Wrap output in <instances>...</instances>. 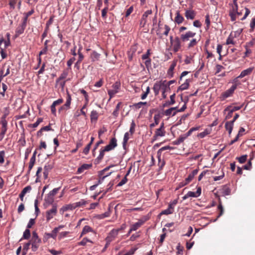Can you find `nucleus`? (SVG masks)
<instances>
[{
	"mask_svg": "<svg viewBox=\"0 0 255 255\" xmlns=\"http://www.w3.org/2000/svg\"><path fill=\"white\" fill-rule=\"evenodd\" d=\"M24 29L22 28L20 25H19L16 30H15V36L16 37H18L19 35L21 34L24 32Z\"/></svg>",
	"mask_w": 255,
	"mask_h": 255,
	"instance_id": "obj_41",
	"label": "nucleus"
},
{
	"mask_svg": "<svg viewBox=\"0 0 255 255\" xmlns=\"http://www.w3.org/2000/svg\"><path fill=\"white\" fill-rule=\"evenodd\" d=\"M205 24H206L205 28L206 30H208L209 28L210 25V19L209 14H207L205 16Z\"/></svg>",
	"mask_w": 255,
	"mask_h": 255,
	"instance_id": "obj_49",
	"label": "nucleus"
},
{
	"mask_svg": "<svg viewBox=\"0 0 255 255\" xmlns=\"http://www.w3.org/2000/svg\"><path fill=\"white\" fill-rule=\"evenodd\" d=\"M193 60V56H187L184 60V62L186 64H189L191 63Z\"/></svg>",
	"mask_w": 255,
	"mask_h": 255,
	"instance_id": "obj_64",
	"label": "nucleus"
},
{
	"mask_svg": "<svg viewBox=\"0 0 255 255\" xmlns=\"http://www.w3.org/2000/svg\"><path fill=\"white\" fill-rule=\"evenodd\" d=\"M189 197H197L195 193L192 191H188L183 197L182 199L185 200Z\"/></svg>",
	"mask_w": 255,
	"mask_h": 255,
	"instance_id": "obj_31",
	"label": "nucleus"
},
{
	"mask_svg": "<svg viewBox=\"0 0 255 255\" xmlns=\"http://www.w3.org/2000/svg\"><path fill=\"white\" fill-rule=\"evenodd\" d=\"M121 103H118L116 105V108L113 113V115L115 117H117L119 115V111L121 107Z\"/></svg>",
	"mask_w": 255,
	"mask_h": 255,
	"instance_id": "obj_43",
	"label": "nucleus"
},
{
	"mask_svg": "<svg viewBox=\"0 0 255 255\" xmlns=\"http://www.w3.org/2000/svg\"><path fill=\"white\" fill-rule=\"evenodd\" d=\"M87 204V201L84 199H81L80 201L74 203L75 208L84 206Z\"/></svg>",
	"mask_w": 255,
	"mask_h": 255,
	"instance_id": "obj_39",
	"label": "nucleus"
},
{
	"mask_svg": "<svg viewBox=\"0 0 255 255\" xmlns=\"http://www.w3.org/2000/svg\"><path fill=\"white\" fill-rule=\"evenodd\" d=\"M50 42L49 40H46L44 42V47L39 52L38 57L37 58V60H38V65L36 68H34V69H37L41 63V56L43 54H46L48 50V43Z\"/></svg>",
	"mask_w": 255,
	"mask_h": 255,
	"instance_id": "obj_1",
	"label": "nucleus"
},
{
	"mask_svg": "<svg viewBox=\"0 0 255 255\" xmlns=\"http://www.w3.org/2000/svg\"><path fill=\"white\" fill-rule=\"evenodd\" d=\"M30 242L31 245V249L33 252H35L38 249L41 242V240H30Z\"/></svg>",
	"mask_w": 255,
	"mask_h": 255,
	"instance_id": "obj_12",
	"label": "nucleus"
},
{
	"mask_svg": "<svg viewBox=\"0 0 255 255\" xmlns=\"http://www.w3.org/2000/svg\"><path fill=\"white\" fill-rule=\"evenodd\" d=\"M106 151H104V148H101L100 149V154L95 160V162L96 163L98 164V163H100V162L103 158L104 155H105V152Z\"/></svg>",
	"mask_w": 255,
	"mask_h": 255,
	"instance_id": "obj_23",
	"label": "nucleus"
},
{
	"mask_svg": "<svg viewBox=\"0 0 255 255\" xmlns=\"http://www.w3.org/2000/svg\"><path fill=\"white\" fill-rule=\"evenodd\" d=\"M186 104L185 103L180 109L177 110V109L175 111L173 112L172 116H175L177 112H183L186 109Z\"/></svg>",
	"mask_w": 255,
	"mask_h": 255,
	"instance_id": "obj_53",
	"label": "nucleus"
},
{
	"mask_svg": "<svg viewBox=\"0 0 255 255\" xmlns=\"http://www.w3.org/2000/svg\"><path fill=\"white\" fill-rule=\"evenodd\" d=\"M100 54L95 51H94L91 56L92 61H95L98 60L100 57Z\"/></svg>",
	"mask_w": 255,
	"mask_h": 255,
	"instance_id": "obj_33",
	"label": "nucleus"
},
{
	"mask_svg": "<svg viewBox=\"0 0 255 255\" xmlns=\"http://www.w3.org/2000/svg\"><path fill=\"white\" fill-rule=\"evenodd\" d=\"M63 102V99L62 98H60L53 102L52 104L51 105V107H50L51 113L53 115H54V116H56V110L55 107H56L57 105L62 103Z\"/></svg>",
	"mask_w": 255,
	"mask_h": 255,
	"instance_id": "obj_11",
	"label": "nucleus"
},
{
	"mask_svg": "<svg viewBox=\"0 0 255 255\" xmlns=\"http://www.w3.org/2000/svg\"><path fill=\"white\" fill-rule=\"evenodd\" d=\"M197 40L196 38H192V39L190 41L189 44H188V48H190L195 46L197 44Z\"/></svg>",
	"mask_w": 255,
	"mask_h": 255,
	"instance_id": "obj_45",
	"label": "nucleus"
},
{
	"mask_svg": "<svg viewBox=\"0 0 255 255\" xmlns=\"http://www.w3.org/2000/svg\"><path fill=\"white\" fill-rule=\"evenodd\" d=\"M161 89L162 90V93H165L167 89L169 88V86L168 84H167V82L166 80H161Z\"/></svg>",
	"mask_w": 255,
	"mask_h": 255,
	"instance_id": "obj_32",
	"label": "nucleus"
},
{
	"mask_svg": "<svg viewBox=\"0 0 255 255\" xmlns=\"http://www.w3.org/2000/svg\"><path fill=\"white\" fill-rule=\"evenodd\" d=\"M6 67V64H4L0 70V81L1 82L3 78L5 76L4 74V69Z\"/></svg>",
	"mask_w": 255,
	"mask_h": 255,
	"instance_id": "obj_56",
	"label": "nucleus"
},
{
	"mask_svg": "<svg viewBox=\"0 0 255 255\" xmlns=\"http://www.w3.org/2000/svg\"><path fill=\"white\" fill-rule=\"evenodd\" d=\"M43 121L41 118H38L37 121L32 125V127L34 128H36Z\"/></svg>",
	"mask_w": 255,
	"mask_h": 255,
	"instance_id": "obj_63",
	"label": "nucleus"
},
{
	"mask_svg": "<svg viewBox=\"0 0 255 255\" xmlns=\"http://www.w3.org/2000/svg\"><path fill=\"white\" fill-rule=\"evenodd\" d=\"M109 9V7L105 6V7L102 10V16L104 19H106L107 13Z\"/></svg>",
	"mask_w": 255,
	"mask_h": 255,
	"instance_id": "obj_60",
	"label": "nucleus"
},
{
	"mask_svg": "<svg viewBox=\"0 0 255 255\" xmlns=\"http://www.w3.org/2000/svg\"><path fill=\"white\" fill-rule=\"evenodd\" d=\"M211 132V129L210 128H206L203 132L199 133L198 134V137L200 138H204L206 135L209 134Z\"/></svg>",
	"mask_w": 255,
	"mask_h": 255,
	"instance_id": "obj_26",
	"label": "nucleus"
},
{
	"mask_svg": "<svg viewBox=\"0 0 255 255\" xmlns=\"http://www.w3.org/2000/svg\"><path fill=\"white\" fill-rule=\"evenodd\" d=\"M218 209L219 210H220V213L217 218H219L220 216H221L223 215V214L224 213V209H223V207L222 206L221 202L219 203V204L218 206Z\"/></svg>",
	"mask_w": 255,
	"mask_h": 255,
	"instance_id": "obj_59",
	"label": "nucleus"
},
{
	"mask_svg": "<svg viewBox=\"0 0 255 255\" xmlns=\"http://www.w3.org/2000/svg\"><path fill=\"white\" fill-rule=\"evenodd\" d=\"M0 124L1 127L7 128V121L5 118H0Z\"/></svg>",
	"mask_w": 255,
	"mask_h": 255,
	"instance_id": "obj_62",
	"label": "nucleus"
},
{
	"mask_svg": "<svg viewBox=\"0 0 255 255\" xmlns=\"http://www.w3.org/2000/svg\"><path fill=\"white\" fill-rule=\"evenodd\" d=\"M80 93L84 95V97H85V101H87V103H88L89 102V96H88L87 92L84 89H81V90H80Z\"/></svg>",
	"mask_w": 255,
	"mask_h": 255,
	"instance_id": "obj_58",
	"label": "nucleus"
},
{
	"mask_svg": "<svg viewBox=\"0 0 255 255\" xmlns=\"http://www.w3.org/2000/svg\"><path fill=\"white\" fill-rule=\"evenodd\" d=\"M110 146H112L113 148H115L117 146V140L115 137L112 138L109 143Z\"/></svg>",
	"mask_w": 255,
	"mask_h": 255,
	"instance_id": "obj_44",
	"label": "nucleus"
},
{
	"mask_svg": "<svg viewBox=\"0 0 255 255\" xmlns=\"http://www.w3.org/2000/svg\"><path fill=\"white\" fill-rule=\"evenodd\" d=\"M128 181L127 177L126 176L118 184L117 186L121 187L125 184Z\"/></svg>",
	"mask_w": 255,
	"mask_h": 255,
	"instance_id": "obj_61",
	"label": "nucleus"
},
{
	"mask_svg": "<svg viewBox=\"0 0 255 255\" xmlns=\"http://www.w3.org/2000/svg\"><path fill=\"white\" fill-rule=\"evenodd\" d=\"M71 97L69 92H67V95L66 97V101L65 104H64L65 107H67V109H69L70 108V105L71 103Z\"/></svg>",
	"mask_w": 255,
	"mask_h": 255,
	"instance_id": "obj_29",
	"label": "nucleus"
},
{
	"mask_svg": "<svg viewBox=\"0 0 255 255\" xmlns=\"http://www.w3.org/2000/svg\"><path fill=\"white\" fill-rule=\"evenodd\" d=\"M57 233L56 232V230L53 229L51 233H45L44 234L43 237V241L44 242H46L49 238H52L53 239H56L57 237Z\"/></svg>",
	"mask_w": 255,
	"mask_h": 255,
	"instance_id": "obj_10",
	"label": "nucleus"
},
{
	"mask_svg": "<svg viewBox=\"0 0 255 255\" xmlns=\"http://www.w3.org/2000/svg\"><path fill=\"white\" fill-rule=\"evenodd\" d=\"M92 231V229L89 226H85L83 229L81 235L80 237H82L83 235L86 234L89 232Z\"/></svg>",
	"mask_w": 255,
	"mask_h": 255,
	"instance_id": "obj_35",
	"label": "nucleus"
},
{
	"mask_svg": "<svg viewBox=\"0 0 255 255\" xmlns=\"http://www.w3.org/2000/svg\"><path fill=\"white\" fill-rule=\"evenodd\" d=\"M195 35V32L191 31H188L180 35V39L182 42H186L189 40L190 38H193Z\"/></svg>",
	"mask_w": 255,
	"mask_h": 255,
	"instance_id": "obj_6",
	"label": "nucleus"
},
{
	"mask_svg": "<svg viewBox=\"0 0 255 255\" xmlns=\"http://www.w3.org/2000/svg\"><path fill=\"white\" fill-rule=\"evenodd\" d=\"M161 86V81L156 82L155 83H154L153 90L155 96H157L159 94Z\"/></svg>",
	"mask_w": 255,
	"mask_h": 255,
	"instance_id": "obj_16",
	"label": "nucleus"
},
{
	"mask_svg": "<svg viewBox=\"0 0 255 255\" xmlns=\"http://www.w3.org/2000/svg\"><path fill=\"white\" fill-rule=\"evenodd\" d=\"M247 158V155H243L239 157H237V159L239 161V162L240 163H244L246 162Z\"/></svg>",
	"mask_w": 255,
	"mask_h": 255,
	"instance_id": "obj_55",
	"label": "nucleus"
},
{
	"mask_svg": "<svg viewBox=\"0 0 255 255\" xmlns=\"http://www.w3.org/2000/svg\"><path fill=\"white\" fill-rule=\"evenodd\" d=\"M129 132H127L125 133L124 138H123V147L124 149H126V145L127 144V142L129 139Z\"/></svg>",
	"mask_w": 255,
	"mask_h": 255,
	"instance_id": "obj_28",
	"label": "nucleus"
},
{
	"mask_svg": "<svg viewBox=\"0 0 255 255\" xmlns=\"http://www.w3.org/2000/svg\"><path fill=\"white\" fill-rule=\"evenodd\" d=\"M158 156V166H159V169L161 170L163 168V167L165 165V161L164 160H161L160 158V155L157 154Z\"/></svg>",
	"mask_w": 255,
	"mask_h": 255,
	"instance_id": "obj_40",
	"label": "nucleus"
},
{
	"mask_svg": "<svg viewBox=\"0 0 255 255\" xmlns=\"http://www.w3.org/2000/svg\"><path fill=\"white\" fill-rule=\"evenodd\" d=\"M174 149V147L170 146H168V145L163 146V147H161V148H160L158 150L157 154L160 155L161 154V152L163 151V150H167V149L171 150V149Z\"/></svg>",
	"mask_w": 255,
	"mask_h": 255,
	"instance_id": "obj_47",
	"label": "nucleus"
},
{
	"mask_svg": "<svg viewBox=\"0 0 255 255\" xmlns=\"http://www.w3.org/2000/svg\"><path fill=\"white\" fill-rule=\"evenodd\" d=\"M181 39L177 36L174 39V41L171 43L173 46V50L175 52L179 51L181 48Z\"/></svg>",
	"mask_w": 255,
	"mask_h": 255,
	"instance_id": "obj_8",
	"label": "nucleus"
},
{
	"mask_svg": "<svg viewBox=\"0 0 255 255\" xmlns=\"http://www.w3.org/2000/svg\"><path fill=\"white\" fill-rule=\"evenodd\" d=\"M121 87V83L119 82H115L112 86V89L109 90L108 92L110 98H112L116 94L118 93Z\"/></svg>",
	"mask_w": 255,
	"mask_h": 255,
	"instance_id": "obj_5",
	"label": "nucleus"
},
{
	"mask_svg": "<svg viewBox=\"0 0 255 255\" xmlns=\"http://www.w3.org/2000/svg\"><path fill=\"white\" fill-rule=\"evenodd\" d=\"M3 115L1 118L6 119L9 114V107H4L3 109Z\"/></svg>",
	"mask_w": 255,
	"mask_h": 255,
	"instance_id": "obj_38",
	"label": "nucleus"
},
{
	"mask_svg": "<svg viewBox=\"0 0 255 255\" xmlns=\"http://www.w3.org/2000/svg\"><path fill=\"white\" fill-rule=\"evenodd\" d=\"M87 242L92 243V241L86 238H84L83 240L78 243L79 246H85Z\"/></svg>",
	"mask_w": 255,
	"mask_h": 255,
	"instance_id": "obj_52",
	"label": "nucleus"
},
{
	"mask_svg": "<svg viewBox=\"0 0 255 255\" xmlns=\"http://www.w3.org/2000/svg\"><path fill=\"white\" fill-rule=\"evenodd\" d=\"M176 65V62H173V63L171 64L169 69L167 71V75L170 78H172L173 76V70Z\"/></svg>",
	"mask_w": 255,
	"mask_h": 255,
	"instance_id": "obj_22",
	"label": "nucleus"
},
{
	"mask_svg": "<svg viewBox=\"0 0 255 255\" xmlns=\"http://www.w3.org/2000/svg\"><path fill=\"white\" fill-rule=\"evenodd\" d=\"M143 223L141 220L138 221L137 222L132 225L130 227V231H135L137 230Z\"/></svg>",
	"mask_w": 255,
	"mask_h": 255,
	"instance_id": "obj_25",
	"label": "nucleus"
},
{
	"mask_svg": "<svg viewBox=\"0 0 255 255\" xmlns=\"http://www.w3.org/2000/svg\"><path fill=\"white\" fill-rule=\"evenodd\" d=\"M92 166V164H83L79 167L77 171V174H80L86 170H88Z\"/></svg>",
	"mask_w": 255,
	"mask_h": 255,
	"instance_id": "obj_17",
	"label": "nucleus"
},
{
	"mask_svg": "<svg viewBox=\"0 0 255 255\" xmlns=\"http://www.w3.org/2000/svg\"><path fill=\"white\" fill-rule=\"evenodd\" d=\"M30 237V230L28 229H26L23 234V238L24 239H28Z\"/></svg>",
	"mask_w": 255,
	"mask_h": 255,
	"instance_id": "obj_50",
	"label": "nucleus"
},
{
	"mask_svg": "<svg viewBox=\"0 0 255 255\" xmlns=\"http://www.w3.org/2000/svg\"><path fill=\"white\" fill-rule=\"evenodd\" d=\"M57 213V206L56 204L52 205V207L51 209L47 210L46 212V218L47 221H49L52 219Z\"/></svg>",
	"mask_w": 255,
	"mask_h": 255,
	"instance_id": "obj_2",
	"label": "nucleus"
},
{
	"mask_svg": "<svg viewBox=\"0 0 255 255\" xmlns=\"http://www.w3.org/2000/svg\"><path fill=\"white\" fill-rule=\"evenodd\" d=\"M184 20V17L180 14L179 11H177L176 12V16L174 19V21L178 24L182 23Z\"/></svg>",
	"mask_w": 255,
	"mask_h": 255,
	"instance_id": "obj_19",
	"label": "nucleus"
},
{
	"mask_svg": "<svg viewBox=\"0 0 255 255\" xmlns=\"http://www.w3.org/2000/svg\"><path fill=\"white\" fill-rule=\"evenodd\" d=\"M44 202L45 203H44V206L45 208H47L50 205L53 204V203L54 202V198L50 196L49 194H47V195L45 197Z\"/></svg>",
	"mask_w": 255,
	"mask_h": 255,
	"instance_id": "obj_15",
	"label": "nucleus"
},
{
	"mask_svg": "<svg viewBox=\"0 0 255 255\" xmlns=\"http://www.w3.org/2000/svg\"><path fill=\"white\" fill-rule=\"evenodd\" d=\"M237 88V86L236 85H233L231 86V87L226 91L225 92L223 93L221 96L220 99L221 101L225 100L226 98L231 96V95L233 94L234 91Z\"/></svg>",
	"mask_w": 255,
	"mask_h": 255,
	"instance_id": "obj_4",
	"label": "nucleus"
},
{
	"mask_svg": "<svg viewBox=\"0 0 255 255\" xmlns=\"http://www.w3.org/2000/svg\"><path fill=\"white\" fill-rule=\"evenodd\" d=\"M118 235V231L115 229L112 230L108 234L107 237L105 239L106 242L111 243L113 241Z\"/></svg>",
	"mask_w": 255,
	"mask_h": 255,
	"instance_id": "obj_7",
	"label": "nucleus"
},
{
	"mask_svg": "<svg viewBox=\"0 0 255 255\" xmlns=\"http://www.w3.org/2000/svg\"><path fill=\"white\" fill-rule=\"evenodd\" d=\"M250 26L251 28L250 31L252 32L254 31L255 27V17L253 18L250 22Z\"/></svg>",
	"mask_w": 255,
	"mask_h": 255,
	"instance_id": "obj_57",
	"label": "nucleus"
},
{
	"mask_svg": "<svg viewBox=\"0 0 255 255\" xmlns=\"http://www.w3.org/2000/svg\"><path fill=\"white\" fill-rule=\"evenodd\" d=\"M75 209L74 203L73 204H70L66 205L64 206H63L61 209L60 211L62 212L63 213L64 212H66L68 210H73Z\"/></svg>",
	"mask_w": 255,
	"mask_h": 255,
	"instance_id": "obj_20",
	"label": "nucleus"
},
{
	"mask_svg": "<svg viewBox=\"0 0 255 255\" xmlns=\"http://www.w3.org/2000/svg\"><path fill=\"white\" fill-rule=\"evenodd\" d=\"M253 69L254 67H250L246 70L242 71L240 75L238 77H237L236 79L242 78L246 76L250 75L252 72Z\"/></svg>",
	"mask_w": 255,
	"mask_h": 255,
	"instance_id": "obj_14",
	"label": "nucleus"
},
{
	"mask_svg": "<svg viewBox=\"0 0 255 255\" xmlns=\"http://www.w3.org/2000/svg\"><path fill=\"white\" fill-rule=\"evenodd\" d=\"M60 187L55 188L53 189L52 190L49 192L48 194L50 196L53 197L54 198V196L57 193L58 191L59 190Z\"/></svg>",
	"mask_w": 255,
	"mask_h": 255,
	"instance_id": "obj_54",
	"label": "nucleus"
},
{
	"mask_svg": "<svg viewBox=\"0 0 255 255\" xmlns=\"http://www.w3.org/2000/svg\"><path fill=\"white\" fill-rule=\"evenodd\" d=\"M91 120L93 121H97L98 118V114L95 110H93L91 113L90 115Z\"/></svg>",
	"mask_w": 255,
	"mask_h": 255,
	"instance_id": "obj_34",
	"label": "nucleus"
},
{
	"mask_svg": "<svg viewBox=\"0 0 255 255\" xmlns=\"http://www.w3.org/2000/svg\"><path fill=\"white\" fill-rule=\"evenodd\" d=\"M135 124L134 120H132L130 124L129 132L131 134H132L135 131Z\"/></svg>",
	"mask_w": 255,
	"mask_h": 255,
	"instance_id": "obj_48",
	"label": "nucleus"
},
{
	"mask_svg": "<svg viewBox=\"0 0 255 255\" xmlns=\"http://www.w3.org/2000/svg\"><path fill=\"white\" fill-rule=\"evenodd\" d=\"M165 135V131L164 130V123H162L160 125V128H157L155 134L153 136L152 142L157 140L158 137H163Z\"/></svg>",
	"mask_w": 255,
	"mask_h": 255,
	"instance_id": "obj_3",
	"label": "nucleus"
},
{
	"mask_svg": "<svg viewBox=\"0 0 255 255\" xmlns=\"http://www.w3.org/2000/svg\"><path fill=\"white\" fill-rule=\"evenodd\" d=\"M152 12V10L151 9L147 10L144 12V13L142 15V17L141 18L140 22V26L141 27H143L145 25L146 23L147 17L149 14H151Z\"/></svg>",
	"mask_w": 255,
	"mask_h": 255,
	"instance_id": "obj_9",
	"label": "nucleus"
},
{
	"mask_svg": "<svg viewBox=\"0 0 255 255\" xmlns=\"http://www.w3.org/2000/svg\"><path fill=\"white\" fill-rule=\"evenodd\" d=\"M189 82H190V80L189 79H186L185 82L183 83L182 84H181L179 87V88H178V90L177 91H183V90H186L189 87Z\"/></svg>",
	"mask_w": 255,
	"mask_h": 255,
	"instance_id": "obj_24",
	"label": "nucleus"
},
{
	"mask_svg": "<svg viewBox=\"0 0 255 255\" xmlns=\"http://www.w3.org/2000/svg\"><path fill=\"white\" fill-rule=\"evenodd\" d=\"M231 5V8L230 9L229 12H236L238 9V4L232 3L230 4Z\"/></svg>",
	"mask_w": 255,
	"mask_h": 255,
	"instance_id": "obj_46",
	"label": "nucleus"
},
{
	"mask_svg": "<svg viewBox=\"0 0 255 255\" xmlns=\"http://www.w3.org/2000/svg\"><path fill=\"white\" fill-rule=\"evenodd\" d=\"M53 168V164L47 163L45 164L44 167V171L49 172V171Z\"/></svg>",
	"mask_w": 255,
	"mask_h": 255,
	"instance_id": "obj_42",
	"label": "nucleus"
},
{
	"mask_svg": "<svg viewBox=\"0 0 255 255\" xmlns=\"http://www.w3.org/2000/svg\"><path fill=\"white\" fill-rule=\"evenodd\" d=\"M153 118H154V122L150 125L149 127L150 128H154L155 126L159 124L160 116L158 114L155 115L154 116Z\"/></svg>",
	"mask_w": 255,
	"mask_h": 255,
	"instance_id": "obj_27",
	"label": "nucleus"
},
{
	"mask_svg": "<svg viewBox=\"0 0 255 255\" xmlns=\"http://www.w3.org/2000/svg\"><path fill=\"white\" fill-rule=\"evenodd\" d=\"M253 158H254V155H253V153H252V157L250 158V160L248 162V164L243 166V168L244 169L250 170L251 169V168H252L251 161L253 159Z\"/></svg>",
	"mask_w": 255,
	"mask_h": 255,
	"instance_id": "obj_37",
	"label": "nucleus"
},
{
	"mask_svg": "<svg viewBox=\"0 0 255 255\" xmlns=\"http://www.w3.org/2000/svg\"><path fill=\"white\" fill-rule=\"evenodd\" d=\"M234 124L233 123V122L230 121L227 122L225 123V127L226 129L228 131L229 135H231L233 130Z\"/></svg>",
	"mask_w": 255,
	"mask_h": 255,
	"instance_id": "obj_21",
	"label": "nucleus"
},
{
	"mask_svg": "<svg viewBox=\"0 0 255 255\" xmlns=\"http://www.w3.org/2000/svg\"><path fill=\"white\" fill-rule=\"evenodd\" d=\"M185 16L187 19L192 20L195 18L196 12L192 9H187L185 12Z\"/></svg>",
	"mask_w": 255,
	"mask_h": 255,
	"instance_id": "obj_13",
	"label": "nucleus"
},
{
	"mask_svg": "<svg viewBox=\"0 0 255 255\" xmlns=\"http://www.w3.org/2000/svg\"><path fill=\"white\" fill-rule=\"evenodd\" d=\"M112 172H110L108 173H107L106 175L103 176V177H99L100 179L98 181L97 183H96L98 185L101 184L102 182L104 181L105 178L109 176H110L112 174Z\"/></svg>",
	"mask_w": 255,
	"mask_h": 255,
	"instance_id": "obj_51",
	"label": "nucleus"
},
{
	"mask_svg": "<svg viewBox=\"0 0 255 255\" xmlns=\"http://www.w3.org/2000/svg\"><path fill=\"white\" fill-rule=\"evenodd\" d=\"M186 138L187 137L184 134H181L177 139L172 141V144L175 145H179L182 143Z\"/></svg>",
	"mask_w": 255,
	"mask_h": 255,
	"instance_id": "obj_18",
	"label": "nucleus"
},
{
	"mask_svg": "<svg viewBox=\"0 0 255 255\" xmlns=\"http://www.w3.org/2000/svg\"><path fill=\"white\" fill-rule=\"evenodd\" d=\"M230 108H231V106H228L224 110V112H225L226 111L229 112L227 114V115L226 116V117H225L226 120L230 119L233 116V112H232V111L230 109Z\"/></svg>",
	"mask_w": 255,
	"mask_h": 255,
	"instance_id": "obj_36",
	"label": "nucleus"
},
{
	"mask_svg": "<svg viewBox=\"0 0 255 255\" xmlns=\"http://www.w3.org/2000/svg\"><path fill=\"white\" fill-rule=\"evenodd\" d=\"M177 109V107L170 108L164 111V115L166 116H172L173 112L175 111Z\"/></svg>",
	"mask_w": 255,
	"mask_h": 255,
	"instance_id": "obj_30",
	"label": "nucleus"
}]
</instances>
